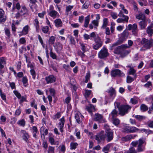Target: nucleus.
I'll return each instance as SVG.
<instances>
[{"label": "nucleus", "instance_id": "nucleus-16", "mask_svg": "<svg viewBox=\"0 0 153 153\" xmlns=\"http://www.w3.org/2000/svg\"><path fill=\"white\" fill-rule=\"evenodd\" d=\"M108 93L109 94L110 96L112 97V99L115 96L116 92L114 88L112 87H111L107 91Z\"/></svg>", "mask_w": 153, "mask_h": 153}, {"label": "nucleus", "instance_id": "nucleus-26", "mask_svg": "<svg viewBox=\"0 0 153 153\" xmlns=\"http://www.w3.org/2000/svg\"><path fill=\"white\" fill-rule=\"evenodd\" d=\"M134 117L137 120L140 121L145 120L146 118L145 116L140 115H136L134 116Z\"/></svg>", "mask_w": 153, "mask_h": 153}, {"label": "nucleus", "instance_id": "nucleus-9", "mask_svg": "<svg viewBox=\"0 0 153 153\" xmlns=\"http://www.w3.org/2000/svg\"><path fill=\"white\" fill-rule=\"evenodd\" d=\"M53 7L52 5H51L50 7V12L49 13V15L51 17L55 18L57 15H59L58 13L56 11L53 10Z\"/></svg>", "mask_w": 153, "mask_h": 153}, {"label": "nucleus", "instance_id": "nucleus-53", "mask_svg": "<svg viewBox=\"0 0 153 153\" xmlns=\"http://www.w3.org/2000/svg\"><path fill=\"white\" fill-rule=\"evenodd\" d=\"M29 27L28 25H26L24 27L23 30L22 32H25V34H27L28 30Z\"/></svg>", "mask_w": 153, "mask_h": 153}, {"label": "nucleus", "instance_id": "nucleus-50", "mask_svg": "<svg viewBox=\"0 0 153 153\" xmlns=\"http://www.w3.org/2000/svg\"><path fill=\"white\" fill-rule=\"evenodd\" d=\"M50 55L51 57L53 59H56L57 58L56 55L53 52H50Z\"/></svg>", "mask_w": 153, "mask_h": 153}, {"label": "nucleus", "instance_id": "nucleus-37", "mask_svg": "<svg viewBox=\"0 0 153 153\" xmlns=\"http://www.w3.org/2000/svg\"><path fill=\"white\" fill-rule=\"evenodd\" d=\"M60 122L59 123V125L60 127H63L64 123L65 122V120L64 117H63L60 119Z\"/></svg>", "mask_w": 153, "mask_h": 153}, {"label": "nucleus", "instance_id": "nucleus-51", "mask_svg": "<svg viewBox=\"0 0 153 153\" xmlns=\"http://www.w3.org/2000/svg\"><path fill=\"white\" fill-rule=\"evenodd\" d=\"M75 118L76 119V122L79 123L81 122L79 115L77 114H76L75 115Z\"/></svg>", "mask_w": 153, "mask_h": 153}, {"label": "nucleus", "instance_id": "nucleus-2", "mask_svg": "<svg viewBox=\"0 0 153 153\" xmlns=\"http://www.w3.org/2000/svg\"><path fill=\"white\" fill-rule=\"evenodd\" d=\"M139 130L138 128L135 127L126 126L123 128L122 132L127 133H130L137 132Z\"/></svg>", "mask_w": 153, "mask_h": 153}, {"label": "nucleus", "instance_id": "nucleus-35", "mask_svg": "<svg viewBox=\"0 0 153 153\" xmlns=\"http://www.w3.org/2000/svg\"><path fill=\"white\" fill-rule=\"evenodd\" d=\"M95 44L93 45V48L96 50H98L101 47L102 45V44L95 43Z\"/></svg>", "mask_w": 153, "mask_h": 153}, {"label": "nucleus", "instance_id": "nucleus-15", "mask_svg": "<svg viewBox=\"0 0 153 153\" xmlns=\"http://www.w3.org/2000/svg\"><path fill=\"white\" fill-rule=\"evenodd\" d=\"M103 117L100 114H95V117L94 118V120L96 121H98L101 123L102 121Z\"/></svg>", "mask_w": 153, "mask_h": 153}, {"label": "nucleus", "instance_id": "nucleus-6", "mask_svg": "<svg viewBox=\"0 0 153 153\" xmlns=\"http://www.w3.org/2000/svg\"><path fill=\"white\" fill-rule=\"evenodd\" d=\"M111 74L113 77H115L117 76L123 77L125 76V74L123 72L118 69H115L111 71Z\"/></svg>", "mask_w": 153, "mask_h": 153}, {"label": "nucleus", "instance_id": "nucleus-21", "mask_svg": "<svg viewBox=\"0 0 153 153\" xmlns=\"http://www.w3.org/2000/svg\"><path fill=\"white\" fill-rule=\"evenodd\" d=\"M136 17L137 19L142 20L146 19V17L145 14L143 13H140L138 14L136 16Z\"/></svg>", "mask_w": 153, "mask_h": 153}, {"label": "nucleus", "instance_id": "nucleus-17", "mask_svg": "<svg viewBox=\"0 0 153 153\" xmlns=\"http://www.w3.org/2000/svg\"><path fill=\"white\" fill-rule=\"evenodd\" d=\"M147 25L146 19L142 20L139 23V25L141 29H144Z\"/></svg>", "mask_w": 153, "mask_h": 153}, {"label": "nucleus", "instance_id": "nucleus-46", "mask_svg": "<svg viewBox=\"0 0 153 153\" xmlns=\"http://www.w3.org/2000/svg\"><path fill=\"white\" fill-rule=\"evenodd\" d=\"M62 66L67 71L69 72L71 71V69L69 65L63 64Z\"/></svg>", "mask_w": 153, "mask_h": 153}, {"label": "nucleus", "instance_id": "nucleus-11", "mask_svg": "<svg viewBox=\"0 0 153 153\" xmlns=\"http://www.w3.org/2000/svg\"><path fill=\"white\" fill-rule=\"evenodd\" d=\"M137 135L129 134L121 138V140L123 142H126L132 139H134Z\"/></svg>", "mask_w": 153, "mask_h": 153}, {"label": "nucleus", "instance_id": "nucleus-27", "mask_svg": "<svg viewBox=\"0 0 153 153\" xmlns=\"http://www.w3.org/2000/svg\"><path fill=\"white\" fill-rule=\"evenodd\" d=\"M27 10L25 6H23L21 10L19 11L21 14L23 16L27 12Z\"/></svg>", "mask_w": 153, "mask_h": 153}, {"label": "nucleus", "instance_id": "nucleus-45", "mask_svg": "<svg viewBox=\"0 0 153 153\" xmlns=\"http://www.w3.org/2000/svg\"><path fill=\"white\" fill-rule=\"evenodd\" d=\"M130 52V51L126 50L124 51L123 53H122L121 54V56L122 57H124L127 55Z\"/></svg>", "mask_w": 153, "mask_h": 153}, {"label": "nucleus", "instance_id": "nucleus-64", "mask_svg": "<svg viewBox=\"0 0 153 153\" xmlns=\"http://www.w3.org/2000/svg\"><path fill=\"white\" fill-rule=\"evenodd\" d=\"M148 123L149 127L151 128H153V120L148 121Z\"/></svg>", "mask_w": 153, "mask_h": 153}, {"label": "nucleus", "instance_id": "nucleus-57", "mask_svg": "<svg viewBox=\"0 0 153 153\" xmlns=\"http://www.w3.org/2000/svg\"><path fill=\"white\" fill-rule=\"evenodd\" d=\"M139 144V140L135 141H133L131 143V145L134 147H136Z\"/></svg>", "mask_w": 153, "mask_h": 153}, {"label": "nucleus", "instance_id": "nucleus-41", "mask_svg": "<svg viewBox=\"0 0 153 153\" xmlns=\"http://www.w3.org/2000/svg\"><path fill=\"white\" fill-rule=\"evenodd\" d=\"M30 72V73L33 76V79H35L36 78V73L33 69H31Z\"/></svg>", "mask_w": 153, "mask_h": 153}, {"label": "nucleus", "instance_id": "nucleus-56", "mask_svg": "<svg viewBox=\"0 0 153 153\" xmlns=\"http://www.w3.org/2000/svg\"><path fill=\"white\" fill-rule=\"evenodd\" d=\"M85 96L87 97H88L90 95L91 93V90H87L85 89Z\"/></svg>", "mask_w": 153, "mask_h": 153}, {"label": "nucleus", "instance_id": "nucleus-42", "mask_svg": "<svg viewBox=\"0 0 153 153\" xmlns=\"http://www.w3.org/2000/svg\"><path fill=\"white\" fill-rule=\"evenodd\" d=\"M141 110L143 111H145L148 110V107L144 104H142L140 107Z\"/></svg>", "mask_w": 153, "mask_h": 153}, {"label": "nucleus", "instance_id": "nucleus-48", "mask_svg": "<svg viewBox=\"0 0 153 153\" xmlns=\"http://www.w3.org/2000/svg\"><path fill=\"white\" fill-rule=\"evenodd\" d=\"M149 103L151 104L152 105L151 106V108L153 110V97L151 96L149 99Z\"/></svg>", "mask_w": 153, "mask_h": 153}, {"label": "nucleus", "instance_id": "nucleus-12", "mask_svg": "<svg viewBox=\"0 0 153 153\" xmlns=\"http://www.w3.org/2000/svg\"><path fill=\"white\" fill-rule=\"evenodd\" d=\"M56 78L53 75H50L45 77V79L47 84L55 82Z\"/></svg>", "mask_w": 153, "mask_h": 153}, {"label": "nucleus", "instance_id": "nucleus-13", "mask_svg": "<svg viewBox=\"0 0 153 153\" xmlns=\"http://www.w3.org/2000/svg\"><path fill=\"white\" fill-rule=\"evenodd\" d=\"M4 12L2 9H0V23L4 22L6 20V17L4 16Z\"/></svg>", "mask_w": 153, "mask_h": 153}, {"label": "nucleus", "instance_id": "nucleus-40", "mask_svg": "<svg viewBox=\"0 0 153 153\" xmlns=\"http://www.w3.org/2000/svg\"><path fill=\"white\" fill-rule=\"evenodd\" d=\"M4 30L5 34L8 38H10V37L11 34L9 29L8 28H5Z\"/></svg>", "mask_w": 153, "mask_h": 153}, {"label": "nucleus", "instance_id": "nucleus-36", "mask_svg": "<svg viewBox=\"0 0 153 153\" xmlns=\"http://www.w3.org/2000/svg\"><path fill=\"white\" fill-rule=\"evenodd\" d=\"M95 42V43H97L100 44L101 43V44H102V42L101 41L100 38L98 36H97V37H95L94 39Z\"/></svg>", "mask_w": 153, "mask_h": 153}, {"label": "nucleus", "instance_id": "nucleus-33", "mask_svg": "<svg viewBox=\"0 0 153 153\" xmlns=\"http://www.w3.org/2000/svg\"><path fill=\"white\" fill-rule=\"evenodd\" d=\"M112 121L113 124L116 126H117L120 123V120L117 118H113Z\"/></svg>", "mask_w": 153, "mask_h": 153}, {"label": "nucleus", "instance_id": "nucleus-1", "mask_svg": "<svg viewBox=\"0 0 153 153\" xmlns=\"http://www.w3.org/2000/svg\"><path fill=\"white\" fill-rule=\"evenodd\" d=\"M113 138V132L106 124V140L108 142L111 141Z\"/></svg>", "mask_w": 153, "mask_h": 153}, {"label": "nucleus", "instance_id": "nucleus-55", "mask_svg": "<svg viewBox=\"0 0 153 153\" xmlns=\"http://www.w3.org/2000/svg\"><path fill=\"white\" fill-rule=\"evenodd\" d=\"M130 102L132 104H135L137 103V100L134 98H131L130 100Z\"/></svg>", "mask_w": 153, "mask_h": 153}, {"label": "nucleus", "instance_id": "nucleus-54", "mask_svg": "<svg viewBox=\"0 0 153 153\" xmlns=\"http://www.w3.org/2000/svg\"><path fill=\"white\" fill-rule=\"evenodd\" d=\"M89 5V3L88 1H86L82 6V8L87 9L88 8Z\"/></svg>", "mask_w": 153, "mask_h": 153}, {"label": "nucleus", "instance_id": "nucleus-25", "mask_svg": "<svg viewBox=\"0 0 153 153\" xmlns=\"http://www.w3.org/2000/svg\"><path fill=\"white\" fill-rule=\"evenodd\" d=\"M34 26L36 27V31L38 32L39 29V22L37 19H34Z\"/></svg>", "mask_w": 153, "mask_h": 153}, {"label": "nucleus", "instance_id": "nucleus-30", "mask_svg": "<svg viewBox=\"0 0 153 153\" xmlns=\"http://www.w3.org/2000/svg\"><path fill=\"white\" fill-rule=\"evenodd\" d=\"M152 27L150 26L148 27L146 30L147 33L150 36H152L153 33V29H152Z\"/></svg>", "mask_w": 153, "mask_h": 153}, {"label": "nucleus", "instance_id": "nucleus-47", "mask_svg": "<svg viewBox=\"0 0 153 153\" xmlns=\"http://www.w3.org/2000/svg\"><path fill=\"white\" fill-rule=\"evenodd\" d=\"M50 94L52 96H54L55 94V90L53 88H49Z\"/></svg>", "mask_w": 153, "mask_h": 153}, {"label": "nucleus", "instance_id": "nucleus-5", "mask_svg": "<svg viewBox=\"0 0 153 153\" xmlns=\"http://www.w3.org/2000/svg\"><path fill=\"white\" fill-rule=\"evenodd\" d=\"M131 108V107L128 105L121 106L119 108V114L123 116L128 113V110Z\"/></svg>", "mask_w": 153, "mask_h": 153}, {"label": "nucleus", "instance_id": "nucleus-14", "mask_svg": "<svg viewBox=\"0 0 153 153\" xmlns=\"http://www.w3.org/2000/svg\"><path fill=\"white\" fill-rule=\"evenodd\" d=\"M99 58L101 59H104L105 58V48L103 47L101 49L98 54Z\"/></svg>", "mask_w": 153, "mask_h": 153}, {"label": "nucleus", "instance_id": "nucleus-10", "mask_svg": "<svg viewBox=\"0 0 153 153\" xmlns=\"http://www.w3.org/2000/svg\"><path fill=\"white\" fill-rule=\"evenodd\" d=\"M141 43L146 48H150L151 44L150 41L145 38L143 39Z\"/></svg>", "mask_w": 153, "mask_h": 153}, {"label": "nucleus", "instance_id": "nucleus-28", "mask_svg": "<svg viewBox=\"0 0 153 153\" xmlns=\"http://www.w3.org/2000/svg\"><path fill=\"white\" fill-rule=\"evenodd\" d=\"M124 153H137L134 147H131L129 150L126 152Z\"/></svg>", "mask_w": 153, "mask_h": 153}, {"label": "nucleus", "instance_id": "nucleus-49", "mask_svg": "<svg viewBox=\"0 0 153 153\" xmlns=\"http://www.w3.org/2000/svg\"><path fill=\"white\" fill-rule=\"evenodd\" d=\"M94 107L92 105H90L87 106L86 107V109L89 112L91 113L92 112V108H94Z\"/></svg>", "mask_w": 153, "mask_h": 153}, {"label": "nucleus", "instance_id": "nucleus-58", "mask_svg": "<svg viewBox=\"0 0 153 153\" xmlns=\"http://www.w3.org/2000/svg\"><path fill=\"white\" fill-rule=\"evenodd\" d=\"M23 16L21 14V13L18 12L16 14L15 17L16 19H19V18L22 16Z\"/></svg>", "mask_w": 153, "mask_h": 153}, {"label": "nucleus", "instance_id": "nucleus-39", "mask_svg": "<svg viewBox=\"0 0 153 153\" xmlns=\"http://www.w3.org/2000/svg\"><path fill=\"white\" fill-rule=\"evenodd\" d=\"M131 3L133 5L134 10L135 12H137L138 10V8L137 7L136 3L133 0H132Z\"/></svg>", "mask_w": 153, "mask_h": 153}, {"label": "nucleus", "instance_id": "nucleus-31", "mask_svg": "<svg viewBox=\"0 0 153 153\" xmlns=\"http://www.w3.org/2000/svg\"><path fill=\"white\" fill-rule=\"evenodd\" d=\"M130 48V47L128 46L127 44H124L122 45L121 46H119L117 48V49H126L129 48Z\"/></svg>", "mask_w": 153, "mask_h": 153}, {"label": "nucleus", "instance_id": "nucleus-22", "mask_svg": "<svg viewBox=\"0 0 153 153\" xmlns=\"http://www.w3.org/2000/svg\"><path fill=\"white\" fill-rule=\"evenodd\" d=\"M126 18H120L117 19V22L118 23H124L125 22H128L129 18L128 17H126Z\"/></svg>", "mask_w": 153, "mask_h": 153}, {"label": "nucleus", "instance_id": "nucleus-34", "mask_svg": "<svg viewBox=\"0 0 153 153\" xmlns=\"http://www.w3.org/2000/svg\"><path fill=\"white\" fill-rule=\"evenodd\" d=\"M55 39L56 38L54 36H51L49 40V43L52 45L55 42Z\"/></svg>", "mask_w": 153, "mask_h": 153}, {"label": "nucleus", "instance_id": "nucleus-61", "mask_svg": "<svg viewBox=\"0 0 153 153\" xmlns=\"http://www.w3.org/2000/svg\"><path fill=\"white\" fill-rule=\"evenodd\" d=\"M111 16L113 18L115 19L117 18V13L114 12H111Z\"/></svg>", "mask_w": 153, "mask_h": 153}, {"label": "nucleus", "instance_id": "nucleus-63", "mask_svg": "<svg viewBox=\"0 0 153 153\" xmlns=\"http://www.w3.org/2000/svg\"><path fill=\"white\" fill-rule=\"evenodd\" d=\"M123 35L124 37H127L128 35V31L127 30H124L123 33Z\"/></svg>", "mask_w": 153, "mask_h": 153}, {"label": "nucleus", "instance_id": "nucleus-29", "mask_svg": "<svg viewBox=\"0 0 153 153\" xmlns=\"http://www.w3.org/2000/svg\"><path fill=\"white\" fill-rule=\"evenodd\" d=\"M42 31L45 33H48V34H50L49 32V28L47 26H45L43 27L42 28Z\"/></svg>", "mask_w": 153, "mask_h": 153}, {"label": "nucleus", "instance_id": "nucleus-8", "mask_svg": "<svg viewBox=\"0 0 153 153\" xmlns=\"http://www.w3.org/2000/svg\"><path fill=\"white\" fill-rule=\"evenodd\" d=\"M55 51L58 53H60L63 48L62 45L60 42H56L53 45Z\"/></svg>", "mask_w": 153, "mask_h": 153}, {"label": "nucleus", "instance_id": "nucleus-4", "mask_svg": "<svg viewBox=\"0 0 153 153\" xmlns=\"http://www.w3.org/2000/svg\"><path fill=\"white\" fill-rule=\"evenodd\" d=\"M146 139L145 138H140L139 139V144L137 146L136 151L138 152H143L145 149V147L143 146V144H146Z\"/></svg>", "mask_w": 153, "mask_h": 153}, {"label": "nucleus", "instance_id": "nucleus-18", "mask_svg": "<svg viewBox=\"0 0 153 153\" xmlns=\"http://www.w3.org/2000/svg\"><path fill=\"white\" fill-rule=\"evenodd\" d=\"M6 62L3 58H0V73H3L4 72L2 71L1 69L4 68V65L5 64Z\"/></svg>", "mask_w": 153, "mask_h": 153}, {"label": "nucleus", "instance_id": "nucleus-24", "mask_svg": "<svg viewBox=\"0 0 153 153\" xmlns=\"http://www.w3.org/2000/svg\"><path fill=\"white\" fill-rule=\"evenodd\" d=\"M90 21V15H88L85 17V22L84 24V27H87L89 24Z\"/></svg>", "mask_w": 153, "mask_h": 153}, {"label": "nucleus", "instance_id": "nucleus-32", "mask_svg": "<svg viewBox=\"0 0 153 153\" xmlns=\"http://www.w3.org/2000/svg\"><path fill=\"white\" fill-rule=\"evenodd\" d=\"M135 79L133 77H132L129 76H128L126 78V82L127 83H130L133 82Z\"/></svg>", "mask_w": 153, "mask_h": 153}, {"label": "nucleus", "instance_id": "nucleus-52", "mask_svg": "<svg viewBox=\"0 0 153 153\" xmlns=\"http://www.w3.org/2000/svg\"><path fill=\"white\" fill-rule=\"evenodd\" d=\"M13 93L18 99L20 98L21 97V95L20 93L18 92V91H13Z\"/></svg>", "mask_w": 153, "mask_h": 153}, {"label": "nucleus", "instance_id": "nucleus-19", "mask_svg": "<svg viewBox=\"0 0 153 153\" xmlns=\"http://www.w3.org/2000/svg\"><path fill=\"white\" fill-rule=\"evenodd\" d=\"M136 73V70L133 68H131L130 69L128 70V73L130 75H132L133 76L134 78L136 79L137 75Z\"/></svg>", "mask_w": 153, "mask_h": 153}, {"label": "nucleus", "instance_id": "nucleus-3", "mask_svg": "<svg viewBox=\"0 0 153 153\" xmlns=\"http://www.w3.org/2000/svg\"><path fill=\"white\" fill-rule=\"evenodd\" d=\"M128 29L129 30H131L132 34L134 35L137 36L139 30L138 28L137 25L136 23L133 25L129 24L127 27Z\"/></svg>", "mask_w": 153, "mask_h": 153}, {"label": "nucleus", "instance_id": "nucleus-59", "mask_svg": "<svg viewBox=\"0 0 153 153\" xmlns=\"http://www.w3.org/2000/svg\"><path fill=\"white\" fill-rule=\"evenodd\" d=\"M92 23L96 27H97L98 26V21L97 20H93Z\"/></svg>", "mask_w": 153, "mask_h": 153}, {"label": "nucleus", "instance_id": "nucleus-23", "mask_svg": "<svg viewBox=\"0 0 153 153\" xmlns=\"http://www.w3.org/2000/svg\"><path fill=\"white\" fill-rule=\"evenodd\" d=\"M22 132L23 134V137L24 140L26 141V142H27L28 141V138L29 137V136L28 134L25 131H23Z\"/></svg>", "mask_w": 153, "mask_h": 153}, {"label": "nucleus", "instance_id": "nucleus-60", "mask_svg": "<svg viewBox=\"0 0 153 153\" xmlns=\"http://www.w3.org/2000/svg\"><path fill=\"white\" fill-rule=\"evenodd\" d=\"M84 52H82L81 51H78L77 53L79 56H80L82 58H83L85 56V54H84Z\"/></svg>", "mask_w": 153, "mask_h": 153}, {"label": "nucleus", "instance_id": "nucleus-43", "mask_svg": "<svg viewBox=\"0 0 153 153\" xmlns=\"http://www.w3.org/2000/svg\"><path fill=\"white\" fill-rule=\"evenodd\" d=\"M78 144L76 143H71L70 144L71 149H75Z\"/></svg>", "mask_w": 153, "mask_h": 153}, {"label": "nucleus", "instance_id": "nucleus-7", "mask_svg": "<svg viewBox=\"0 0 153 153\" xmlns=\"http://www.w3.org/2000/svg\"><path fill=\"white\" fill-rule=\"evenodd\" d=\"M105 137V135L104 131H101L99 134L96 135L95 139L98 143H99L101 140H104Z\"/></svg>", "mask_w": 153, "mask_h": 153}, {"label": "nucleus", "instance_id": "nucleus-38", "mask_svg": "<svg viewBox=\"0 0 153 153\" xmlns=\"http://www.w3.org/2000/svg\"><path fill=\"white\" fill-rule=\"evenodd\" d=\"M18 124L21 126H24L25 125V122L24 119L19 120L17 122Z\"/></svg>", "mask_w": 153, "mask_h": 153}, {"label": "nucleus", "instance_id": "nucleus-20", "mask_svg": "<svg viewBox=\"0 0 153 153\" xmlns=\"http://www.w3.org/2000/svg\"><path fill=\"white\" fill-rule=\"evenodd\" d=\"M55 26L57 27H61L62 25V23L60 19H56L54 21Z\"/></svg>", "mask_w": 153, "mask_h": 153}, {"label": "nucleus", "instance_id": "nucleus-62", "mask_svg": "<svg viewBox=\"0 0 153 153\" xmlns=\"http://www.w3.org/2000/svg\"><path fill=\"white\" fill-rule=\"evenodd\" d=\"M70 42L71 44L74 45L75 44V41L74 40V38L72 36L70 37Z\"/></svg>", "mask_w": 153, "mask_h": 153}, {"label": "nucleus", "instance_id": "nucleus-44", "mask_svg": "<svg viewBox=\"0 0 153 153\" xmlns=\"http://www.w3.org/2000/svg\"><path fill=\"white\" fill-rule=\"evenodd\" d=\"M118 111L115 109H114L111 112V114L112 115V117H116L117 116Z\"/></svg>", "mask_w": 153, "mask_h": 153}]
</instances>
